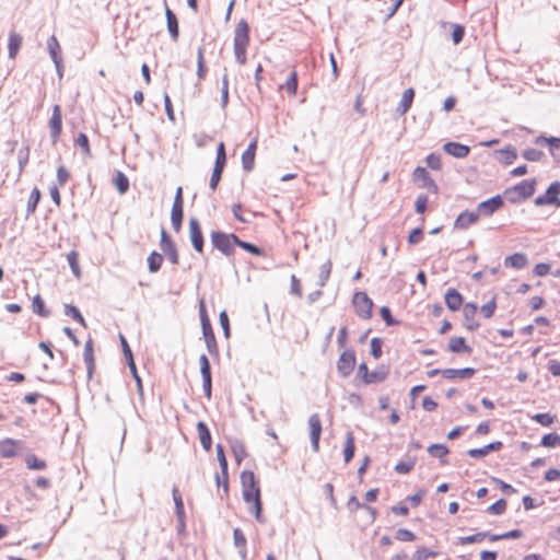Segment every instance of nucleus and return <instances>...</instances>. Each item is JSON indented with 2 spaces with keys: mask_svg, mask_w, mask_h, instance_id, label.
I'll return each mask as SVG.
<instances>
[{
  "mask_svg": "<svg viewBox=\"0 0 560 560\" xmlns=\"http://www.w3.org/2000/svg\"><path fill=\"white\" fill-rule=\"evenodd\" d=\"M243 499L248 505V510L254 514L258 522H261L262 503L259 482L250 470H244L241 474Z\"/></svg>",
  "mask_w": 560,
  "mask_h": 560,
  "instance_id": "1",
  "label": "nucleus"
},
{
  "mask_svg": "<svg viewBox=\"0 0 560 560\" xmlns=\"http://www.w3.org/2000/svg\"><path fill=\"white\" fill-rule=\"evenodd\" d=\"M249 25L245 20H241L234 31L233 49L235 59L240 65L247 62V48L249 46Z\"/></svg>",
  "mask_w": 560,
  "mask_h": 560,
  "instance_id": "2",
  "label": "nucleus"
},
{
  "mask_svg": "<svg viewBox=\"0 0 560 560\" xmlns=\"http://www.w3.org/2000/svg\"><path fill=\"white\" fill-rule=\"evenodd\" d=\"M210 238L213 247L225 256H231L234 253V247L238 242V237L235 234H226L220 231H213Z\"/></svg>",
  "mask_w": 560,
  "mask_h": 560,
  "instance_id": "3",
  "label": "nucleus"
},
{
  "mask_svg": "<svg viewBox=\"0 0 560 560\" xmlns=\"http://www.w3.org/2000/svg\"><path fill=\"white\" fill-rule=\"evenodd\" d=\"M352 304L359 317L363 319H370L372 317L373 301L365 292L354 293Z\"/></svg>",
  "mask_w": 560,
  "mask_h": 560,
  "instance_id": "4",
  "label": "nucleus"
},
{
  "mask_svg": "<svg viewBox=\"0 0 560 560\" xmlns=\"http://www.w3.org/2000/svg\"><path fill=\"white\" fill-rule=\"evenodd\" d=\"M388 370L384 366L370 372L366 363L362 362L358 368V376L364 384L381 383L386 380Z\"/></svg>",
  "mask_w": 560,
  "mask_h": 560,
  "instance_id": "5",
  "label": "nucleus"
},
{
  "mask_svg": "<svg viewBox=\"0 0 560 560\" xmlns=\"http://www.w3.org/2000/svg\"><path fill=\"white\" fill-rule=\"evenodd\" d=\"M48 129L51 138V143L56 144L62 133V112L61 106L56 104L52 106V113L48 120Z\"/></svg>",
  "mask_w": 560,
  "mask_h": 560,
  "instance_id": "6",
  "label": "nucleus"
},
{
  "mask_svg": "<svg viewBox=\"0 0 560 560\" xmlns=\"http://www.w3.org/2000/svg\"><path fill=\"white\" fill-rule=\"evenodd\" d=\"M184 218V199L183 188L178 187L175 194L174 202L171 211V221L175 232H179Z\"/></svg>",
  "mask_w": 560,
  "mask_h": 560,
  "instance_id": "7",
  "label": "nucleus"
},
{
  "mask_svg": "<svg viewBox=\"0 0 560 560\" xmlns=\"http://www.w3.org/2000/svg\"><path fill=\"white\" fill-rule=\"evenodd\" d=\"M355 363L357 359L354 351L352 349H347L340 354L337 361V370L341 376L347 377L353 372Z\"/></svg>",
  "mask_w": 560,
  "mask_h": 560,
  "instance_id": "8",
  "label": "nucleus"
},
{
  "mask_svg": "<svg viewBox=\"0 0 560 560\" xmlns=\"http://www.w3.org/2000/svg\"><path fill=\"white\" fill-rule=\"evenodd\" d=\"M536 190V180L535 179H526L517 185H515L513 188L506 190V194H514L515 197L512 199V201L517 200H524L534 195Z\"/></svg>",
  "mask_w": 560,
  "mask_h": 560,
  "instance_id": "9",
  "label": "nucleus"
},
{
  "mask_svg": "<svg viewBox=\"0 0 560 560\" xmlns=\"http://www.w3.org/2000/svg\"><path fill=\"white\" fill-rule=\"evenodd\" d=\"M559 195H560V183L555 182L548 187V189L546 190V192L544 195H540L535 199V205L538 207L550 206V205L559 207L560 206Z\"/></svg>",
  "mask_w": 560,
  "mask_h": 560,
  "instance_id": "10",
  "label": "nucleus"
},
{
  "mask_svg": "<svg viewBox=\"0 0 560 560\" xmlns=\"http://www.w3.org/2000/svg\"><path fill=\"white\" fill-rule=\"evenodd\" d=\"M160 246H161L162 252L166 255L167 259L173 265H178L179 255H178L176 245L172 241V238L168 236V234L166 233L165 230L161 231Z\"/></svg>",
  "mask_w": 560,
  "mask_h": 560,
  "instance_id": "11",
  "label": "nucleus"
},
{
  "mask_svg": "<svg viewBox=\"0 0 560 560\" xmlns=\"http://www.w3.org/2000/svg\"><path fill=\"white\" fill-rule=\"evenodd\" d=\"M310 438L312 447L315 452L319 450V440L322 435V419L318 413H313L308 418Z\"/></svg>",
  "mask_w": 560,
  "mask_h": 560,
  "instance_id": "12",
  "label": "nucleus"
},
{
  "mask_svg": "<svg viewBox=\"0 0 560 560\" xmlns=\"http://www.w3.org/2000/svg\"><path fill=\"white\" fill-rule=\"evenodd\" d=\"M478 307L475 303H466L463 307L464 326L469 331H476L480 327V323L477 320Z\"/></svg>",
  "mask_w": 560,
  "mask_h": 560,
  "instance_id": "13",
  "label": "nucleus"
},
{
  "mask_svg": "<svg viewBox=\"0 0 560 560\" xmlns=\"http://www.w3.org/2000/svg\"><path fill=\"white\" fill-rule=\"evenodd\" d=\"M189 237L194 248L201 254L203 252V235L197 219L189 220Z\"/></svg>",
  "mask_w": 560,
  "mask_h": 560,
  "instance_id": "14",
  "label": "nucleus"
},
{
  "mask_svg": "<svg viewBox=\"0 0 560 560\" xmlns=\"http://www.w3.org/2000/svg\"><path fill=\"white\" fill-rule=\"evenodd\" d=\"M199 364H200V373L203 381V392L205 396L210 399L211 398V368L210 362L206 354H201L199 358Z\"/></svg>",
  "mask_w": 560,
  "mask_h": 560,
  "instance_id": "15",
  "label": "nucleus"
},
{
  "mask_svg": "<svg viewBox=\"0 0 560 560\" xmlns=\"http://www.w3.org/2000/svg\"><path fill=\"white\" fill-rule=\"evenodd\" d=\"M412 177L416 183H420L421 187L432 190L433 192L438 191L435 182L431 178L429 172L424 167H416Z\"/></svg>",
  "mask_w": 560,
  "mask_h": 560,
  "instance_id": "16",
  "label": "nucleus"
},
{
  "mask_svg": "<svg viewBox=\"0 0 560 560\" xmlns=\"http://www.w3.org/2000/svg\"><path fill=\"white\" fill-rule=\"evenodd\" d=\"M257 138H254L247 149L242 154V166L246 172L253 170L257 150Z\"/></svg>",
  "mask_w": 560,
  "mask_h": 560,
  "instance_id": "17",
  "label": "nucleus"
},
{
  "mask_svg": "<svg viewBox=\"0 0 560 560\" xmlns=\"http://www.w3.org/2000/svg\"><path fill=\"white\" fill-rule=\"evenodd\" d=\"M475 373L476 370L472 368L442 370V376L446 380H469L475 375Z\"/></svg>",
  "mask_w": 560,
  "mask_h": 560,
  "instance_id": "18",
  "label": "nucleus"
},
{
  "mask_svg": "<svg viewBox=\"0 0 560 560\" xmlns=\"http://www.w3.org/2000/svg\"><path fill=\"white\" fill-rule=\"evenodd\" d=\"M447 350L452 353H466L470 354L472 349L467 345L466 339L460 336H453L447 343Z\"/></svg>",
  "mask_w": 560,
  "mask_h": 560,
  "instance_id": "19",
  "label": "nucleus"
},
{
  "mask_svg": "<svg viewBox=\"0 0 560 560\" xmlns=\"http://www.w3.org/2000/svg\"><path fill=\"white\" fill-rule=\"evenodd\" d=\"M444 301L450 311H458L464 302L463 295L456 289H448L445 293Z\"/></svg>",
  "mask_w": 560,
  "mask_h": 560,
  "instance_id": "20",
  "label": "nucleus"
},
{
  "mask_svg": "<svg viewBox=\"0 0 560 560\" xmlns=\"http://www.w3.org/2000/svg\"><path fill=\"white\" fill-rule=\"evenodd\" d=\"M443 150L454 156V158H457V159H463V158H466L469 152H470V148L468 145H465V144H462V143H458V142H446L444 145H443Z\"/></svg>",
  "mask_w": 560,
  "mask_h": 560,
  "instance_id": "21",
  "label": "nucleus"
},
{
  "mask_svg": "<svg viewBox=\"0 0 560 560\" xmlns=\"http://www.w3.org/2000/svg\"><path fill=\"white\" fill-rule=\"evenodd\" d=\"M503 206V200L500 196H494L486 201H482L478 206L479 213L485 215H491L494 211L499 210Z\"/></svg>",
  "mask_w": 560,
  "mask_h": 560,
  "instance_id": "22",
  "label": "nucleus"
},
{
  "mask_svg": "<svg viewBox=\"0 0 560 560\" xmlns=\"http://www.w3.org/2000/svg\"><path fill=\"white\" fill-rule=\"evenodd\" d=\"M478 212L464 211L457 217L454 225L456 229L465 230L468 229L470 225L475 224L478 221Z\"/></svg>",
  "mask_w": 560,
  "mask_h": 560,
  "instance_id": "23",
  "label": "nucleus"
},
{
  "mask_svg": "<svg viewBox=\"0 0 560 560\" xmlns=\"http://www.w3.org/2000/svg\"><path fill=\"white\" fill-rule=\"evenodd\" d=\"M502 446H503V444H502L501 441H495V442L489 443V444H487V445H485L483 447H480V448H471V450H469L467 452V454L471 458L485 457L490 452L500 451L502 448Z\"/></svg>",
  "mask_w": 560,
  "mask_h": 560,
  "instance_id": "24",
  "label": "nucleus"
},
{
  "mask_svg": "<svg viewBox=\"0 0 560 560\" xmlns=\"http://www.w3.org/2000/svg\"><path fill=\"white\" fill-rule=\"evenodd\" d=\"M197 432L202 447L205 451L209 452L212 446V438L207 424L203 421H199L197 423Z\"/></svg>",
  "mask_w": 560,
  "mask_h": 560,
  "instance_id": "25",
  "label": "nucleus"
},
{
  "mask_svg": "<svg viewBox=\"0 0 560 560\" xmlns=\"http://www.w3.org/2000/svg\"><path fill=\"white\" fill-rule=\"evenodd\" d=\"M165 15H166V22H167V30H168L173 40L176 42L179 36L178 20L176 18L175 13L167 7L165 10Z\"/></svg>",
  "mask_w": 560,
  "mask_h": 560,
  "instance_id": "26",
  "label": "nucleus"
},
{
  "mask_svg": "<svg viewBox=\"0 0 560 560\" xmlns=\"http://www.w3.org/2000/svg\"><path fill=\"white\" fill-rule=\"evenodd\" d=\"M202 334L207 343V348L211 353L218 352V343L214 336V331L212 329L211 323L202 325Z\"/></svg>",
  "mask_w": 560,
  "mask_h": 560,
  "instance_id": "27",
  "label": "nucleus"
},
{
  "mask_svg": "<svg viewBox=\"0 0 560 560\" xmlns=\"http://www.w3.org/2000/svg\"><path fill=\"white\" fill-rule=\"evenodd\" d=\"M22 43H23V38L20 34L15 33V32L10 33L8 50H9V57L11 59H14L18 56L20 48L22 46Z\"/></svg>",
  "mask_w": 560,
  "mask_h": 560,
  "instance_id": "28",
  "label": "nucleus"
},
{
  "mask_svg": "<svg viewBox=\"0 0 560 560\" xmlns=\"http://www.w3.org/2000/svg\"><path fill=\"white\" fill-rule=\"evenodd\" d=\"M517 159V152L512 145H508L498 151V160L504 165H510Z\"/></svg>",
  "mask_w": 560,
  "mask_h": 560,
  "instance_id": "29",
  "label": "nucleus"
},
{
  "mask_svg": "<svg viewBox=\"0 0 560 560\" xmlns=\"http://www.w3.org/2000/svg\"><path fill=\"white\" fill-rule=\"evenodd\" d=\"M18 441L13 439H4L0 441V455L2 457H13L16 455Z\"/></svg>",
  "mask_w": 560,
  "mask_h": 560,
  "instance_id": "30",
  "label": "nucleus"
},
{
  "mask_svg": "<svg viewBox=\"0 0 560 560\" xmlns=\"http://www.w3.org/2000/svg\"><path fill=\"white\" fill-rule=\"evenodd\" d=\"M47 46H48L49 54H50L54 62L58 67L61 63L62 59H61V47H60L59 42L56 38V36H51L48 39Z\"/></svg>",
  "mask_w": 560,
  "mask_h": 560,
  "instance_id": "31",
  "label": "nucleus"
},
{
  "mask_svg": "<svg viewBox=\"0 0 560 560\" xmlns=\"http://www.w3.org/2000/svg\"><path fill=\"white\" fill-rule=\"evenodd\" d=\"M355 451V439L352 432H347L345 447H343V456L345 462L349 463L353 456Z\"/></svg>",
  "mask_w": 560,
  "mask_h": 560,
  "instance_id": "32",
  "label": "nucleus"
},
{
  "mask_svg": "<svg viewBox=\"0 0 560 560\" xmlns=\"http://www.w3.org/2000/svg\"><path fill=\"white\" fill-rule=\"evenodd\" d=\"M505 266L512 267L515 269H522L527 265V258L522 253H515L511 256H508L504 260Z\"/></svg>",
  "mask_w": 560,
  "mask_h": 560,
  "instance_id": "33",
  "label": "nucleus"
},
{
  "mask_svg": "<svg viewBox=\"0 0 560 560\" xmlns=\"http://www.w3.org/2000/svg\"><path fill=\"white\" fill-rule=\"evenodd\" d=\"M280 89L285 90L289 96L294 97L298 92V72L295 69H293L290 72V75L285 83L280 86Z\"/></svg>",
  "mask_w": 560,
  "mask_h": 560,
  "instance_id": "34",
  "label": "nucleus"
},
{
  "mask_svg": "<svg viewBox=\"0 0 560 560\" xmlns=\"http://www.w3.org/2000/svg\"><path fill=\"white\" fill-rule=\"evenodd\" d=\"M415 97L413 89H407L404 91L401 100L398 105V110L400 114H406L408 109L411 107Z\"/></svg>",
  "mask_w": 560,
  "mask_h": 560,
  "instance_id": "35",
  "label": "nucleus"
},
{
  "mask_svg": "<svg viewBox=\"0 0 560 560\" xmlns=\"http://www.w3.org/2000/svg\"><path fill=\"white\" fill-rule=\"evenodd\" d=\"M535 141L537 144H546L551 154L556 151H560V138L539 136Z\"/></svg>",
  "mask_w": 560,
  "mask_h": 560,
  "instance_id": "36",
  "label": "nucleus"
},
{
  "mask_svg": "<svg viewBox=\"0 0 560 560\" xmlns=\"http://www.w3.org/2000/svg\"><path fill=\"white\" fill-rule=\"evenodd\" d=\"M83 357L89 374H91L94 370V351L93 341L91 339H89L84 345Z\"/></svg>",
  "mask_w": 560,
  "mask_h": 560,
  "instance_id": "37",
  "label": "nucleus"
},
{
  "mask_svg": "<svg viewBox=\"0 0 560 560\" xmlns=\"http://www.w3.org/2000/svg\"><path fill=\"white\" fill-rule=\"evenodd\" d=\"M491 534H489L487 532H479V533H476V534H472V535H469V536L459 537L458 538V542L462 546L470 545V544H476V542H481L485 539L489 540V536Z\"/></svg>",
  "mask_w": 560,
  "mask_h": 560,
  "instance_id": "38",
  "label": "nucleus"
},
{
  "mask_svg": "<svg viewBox=\"0 0 560 560\" xmlns=\"http://www.w3.org/2000/svg\"><path fill=\"white\" fill-rule=\"evenodd\" d=\"M233 539H234L235 547L238 548L240 553L244 558L246 556V545H247V540H246L244 533L240 528H235L233 530Z\"/></svg>",
  "mask_w": 560,
  "mask_h": 560,
  "instance_id": "39",
  "label": "nucleus"
},
{
  "mask_svg": "<svg viewBox=\"0 0 560 560\" xmlns=\"http://www.w3.org/2000/svg\"><path fill=\"white\" fill-rule=\"evenodd\" d=\"M113 184L115 185L119 194H125L129 189V179L120 171L116 172L113 178Z\"/></svg>",
  "mask_w": 560,
  "mask_h": 560,
  "instance_id": "40",
  "label": "nucleus"
},
{
  "mask_svg": "<svg viewBox=\"0 0 560 560\" xmlns=\"http://www.w3.org/2000/svg\"><path fill=\"white\" fill-rule=\"evenodd\" d=\"M347 508H348V510L350 512H355V511H358L360 509H365L369 512H371L372 518L373 520L375 518V514H376L375 510L370 508V506H366V505L362 504L355 495H351L349 498V500L347 501Z\"/></svg>",
  "mask_w": 560,
  "mask_h": 560,
  "instance_id": "41",
  "label": "nucleus"
},
{
  "mask_svg": "<svg viewBox=\"0 0 560 560\" xmlns=\"http://www.w3.org/2000/svg\"><path fill=\"white\" fill-rule=\"evenodd\" d=\"M416 465L415 457H408L407 459L400 460L395 466V471L400 475L409 474Z\"/></svg>",
  "mask_w": 560,
  "mask_h": 560,
  "instance_id": "42",
  "label": "nucleus"
},
{
  "mask_svg": "<svg viewBox=\"0 0 560 560\" xmlns=\"http://www.w3.org/2000/svg\"><path fill=\"white\" fill-rule=\"evenodd\" d=\"M32 310L42 317H48L49 311L45 307V302L40 295H35L32 300Z\"/></svg>",
  "mask_w": 560,
  "mask_h": 560,
  "instance_id": "43",
  "label": "nucleus"
},
{
  "mask_svg": "<svg viewBox=\"0 0 560 560\" xmlns=\"http://www.w3.org/2000/svg\"><path fill=\"white\" fill-rule=\"evenodd\" d=\"M163 256L153 250L148 257V267L150 272H158L161 269Z\"/></svg>",
  "mask_w": 560,
  "mask_h": 560,
  "instance_id": "44",
  "label": "nucleus"
},
{
  "mask_svg": "<svg viewBox=\"0 0 560 560\" xmlns=\"http://www.w3.org/2000/svg\"><path fill=\"white\" fill-rule=\"evenodd\" d=\"M207 73V66L205 60V49L199 47L197 51V75L199 80H202Z\"/></svg>",
  "mask_w": 560,
  "mask_h": 560,
  "instance_id": "45",
  "label": "nucleus"
},
{
  "mask_svg": "<svg viewBox=\"0 0 560 560\" xmlns=\"http://www.w3.org/2000/svg\"><path fill=\"white\" fill-rule=\"evenodd\" d=\"M523 536V532L521 529H513L503 534H493L489 536L490 541H499L504 539H517Z\"/></svg>",
  "mask_w": 560,
  "mask_h": 560,
  "instance_id": "46",
  "label": "nucleus"
},
{
  "mask_svg": "<svg viewBox=\"0 0 560 560\" xmlns=\"http://www.w3.org/2000/svg\"><path fill=\"white\" fill-rule=\"evenodd\" d=\"M540 445L547 448H553L560 446V435L558 433L545 434L540 440Z\"/></svg>",
  "mask_w": 560,
  "mask_h": 560,
  "instance_id": "47",
  "label": "nucleus"
},
{
  "mask_svg": "<svg viewBox=\"0 0 560 560\" xmlns=\"http://www.w3.org/2000/svg\"><path fill=\"white\" fill-rule=\"evenodd\" d=\"M67 260L69 262V266H70L73 275L75 276V278L79 279L81 277V269H80V265H79L78 252L71 250L70 253H68Z\"/></svg>",
  "mask_w": 560,
  "mask_h": 560,
  "instance_id": "48",
  "label": "nucleus"
},
{
  "mask_svg": "<svg viewBox=\"0 0 560 560\" xmlns=\"http://www.w3.org/2000/svg\"><path fill=\"white\" fill-rule=\"evenodd\" d=\"M226 164V153H225V145L223 142H220L217 148V158L213 168L224 170V166Z\"/></svg>",
  "mask_w": 560,
  "mask_h": 560,
  "instance_id": "49",
  "label": "nucleus"
},
{
  "mask_svg": "<svg viewBox=\"0 0 560 560\" xmlns=\"http://www.w3.org/2000/svg\"><path fill=\"white\" fill-rule=\"evenodd\" d=\"M438 555L439 552L435 550H430L425 547H420L412 553V560H428L429 558L438 557Z\"/></svg>",
  "mask_w": 560,
  "mask_h": 560,
  "instance_id": "50",
  "label": "nucleus"
},
{
  "mask_svg": "<svg viewBox=\"0 0 560 560\" xmlns=\"http://www.w3.org/2000/svg\"><path fill=\"white\" fill-rule=\"evenodd\" d=\"M532 419L542 427H550L555 423L557 418L550 413H536L532 416Z\"/></svg>",
  "mask_w": 560,
  "mask_h": 560,
  "instance_id": "51",
  "label": "nucleus"
},
{
  "mask_svg": "<svg viewBox=\"0 0 560 560\" xmlns=\"http://www.w3.org/2000/svg\"><path fill=\"white\" fill-rule=\"evenodd\" d=\"M215 482L218 488H222V497H228L229 493V475L228 470H225V474L221 471V474H217L215 476Z\"/></svg>",
  "mask_w": 560,
  "mask_h": 560,
  "instance_id": "52",
  "label": "nucleus"
},
{
  "mask_svg": "<svg viewBox=\"0 0 560 560\" xmlns=\"http://www.w3.org/2000/svg\"><path fill=\"white\" fill-rule=\"evenodd\" d=\"M75 144L79 145L85 156L91 155V147L89 138L85 133L80 132L75 139Z\"/></svg>",
  "mask_w": 560,
  "mask_h": 560,
  "instance_id": "53",
  "label": "nucleus"
},
{
  "mask_svg": "<svg viewBox=\"0 0 560 560\" xmlns=\"http://www.w3.org/2000/svg\"><path fill=\"white\" fill-rule=\"evenodd\" d=\"M40 200V191L38 188H34L31 191L28 201H27V212L33 213L36 210V207Z\"/></svg>",
  "mask_w": 560,
  "mask_h": 560,
  "instance_id": "54",
  "label": "nucleus"
},
{
  "mask_svg": "<svg viewBox=\"0 0 560 560\" xmlns=\"http://www.w3.org/2000/svg\"><path fill=\"white\" fill-rule=\"evenodd\" d=\"M65 313L69 316H71L74 320H77L80 325L83 327H86L85 319L81 315L80 311L73 306V305H66L65 306Z\"/></svg>",
  "mask_w": 560,
  "mask_h": 560,
  "instance_id": "55",
  "label": "nucleus"
},
{
  "mask_svg": "<svg viewBox=\"0 0 560 560\" xmlns=\"http://www.w3.org/2000/svg\"><path fill=\"white\" fill-rule=\"evenodd\" d=\"M236 246L250 253L252 255L259 256V257L264 256L262 249H260L258 246H256L252 243H248V242L241 241L240 238H238V242L236 243Z\"/></svg>",
  "mask_w": 560,
  "mask_h": 560,
  "instance_id": "56",
  "label": "nucleus"
},
{
  "mask_svg": "<svg viewBox=\"0 0 560 560\" xmlns=\"http://www.w3.org/2000/svg\"><path fill=\"white\" fill-rule=\"evenodd\" d=\"M428 452L433 457L444 458L448 454V448L443 444H433L428 447Z\"/></svg>",
  "mask_w": 560,
  "mask_h": 560,
  "instance_id": "57",
  "label": "nucleus"
},
{
  "mask_svg": "<svg viewBox=\"0 0 560 560\" xmlns=\"http://www.w3.org/2000/svg\"><path fill=\"white\" fill-rule=\"evenodd\" d=\"M495 310L497 301L495 298H492L489 302L481 306L480 312L485 318H491L494 315Z\"/></svg>",
  "mask_w": 560,
  "mask_h": 560,
  "instance_id": "58",
  "label": "nucleus"
},
{
  "mask_svg": "<svg viewBox=\"0 0 560 560\" xmlns=\"http://www.w3.org/2000/svg\"><path fill=\"white\" fill-rule=\"evenodd\" d=\"M508 503L504 499H500L488 508V512L492 515H501L505 512Z\"/></svg>",
  "mask_w": 560,
  "mask_h": 560,
  "instance_id": "59",
  "label": "nucleus"
},
{
  "mask_svg": "<svg viewBox=\"0 0 560 560\" xmlns=\"http://www.w3.org/2000/svg\"><path fill=\"white\" fill-rule=\"evenodd\" d=\"M331 273V262L328 260L319 267V285H325Z\"/></svg>",
  "mask_w": 560,
  "mask_h": 560,
  "instance_id": "60",
  "label": "nucleus"
},
{
  "mask_svg": "<svg viewBox=\"0 0 560 560\" xmlns=\"http://www.w3.org/2000/svg\"><path fill=\"white\" fill-rule=\"evenodd\" d=\"M542 156L544 153L540 150L534 148L526 149L523 152V158L532 162H538L542 159Z\"/></svg>",
  "mask_w": 560,
  "mask_h": 560,
  "instance_id": "61",
  "label": "nucleus"
},
{
  "mask_svg": "<svg viewBox=\"0 0 560 560\" xmlns=\"http://www.w3.org/2000/svg\"><path fill=\"white\" fill-rule=\"evenodd\" d=\"M370 346H371V354L375 358V359H380L381 355H382V347H383V340L381 338H372L371 342H370Z\"/></svg>",
  "mask_w": 560,
  "mask_h": 560,
  "instance_id": "62",
  "label": "nucleus"
},
{
  "mask_svg": "<svg viewBox=\"0 0 560 560\" xmlns=\"http://www.w3.org/2000/svg\"><path fill=\"white\" fill-rule=\"evenodd\" d=\"M26 465L30 469L42 470L46 468V463L38 459L35 455H31L26 458Z\"/></svg>",
  "mask_w": 560,
  "mask_h": 560,
  "instance_id": "63",
  "label": "nucleus"
},
{
  "mask_svg": "<svg viewBox=\"0 0 560 560\" xmlns=\"http://www.w3.org/2000/svg\"><path fill=\"white\" fill-rule=\"evenodd\" d=\"M425 162H427V165L432 170L439 171L442 167V161H441V156L439 154H435V153L429 154L425 159Z\"/></svg>",
  "mask_w": 560,
  "mask_h": 560,
  "instance_id": "64",
  "label": "nucleus"
}]
</instances>
